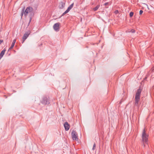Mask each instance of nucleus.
Wrapping results in <instances>:
<instances>
[{"label": "nucleus", "instance_id": "nucleus-1", "mask_svg": "<svg viewBox=\"0 0 154 154\" xmlns=\"http://www.w3.org/2000/svg\"><path fill=\"white\" fill-rule=\"evenodd\" d=\"M141 91L142 90L141 89L139 88L137 90L135 98V100L134 102V105L137 106H138V103L140 100Z\"/></svg>", "mask_w": 154, "mask_h": 154}, {"label": "nucleus", "instance_id": "nucleus-2", "mask_svg": "<svg viewBox=\"0 0 154 154\" xmlns=\"http://www.w3.org/2000/svg\"><path fill=\"white\" fill-rule=\"evenodd\" d=\"M142 137L143 143H145L147 144L148 141V135L146 133L144 129L143 131Z\"/></svg>", "mask_w": 154, "mask_h": 154}, {"label": "nucleus", "instance_id": "nucleus-3", "mask_svg": "<svg viewBox=\"0 0 154 154\" xmlns=\"http://www.w3.org/2000/svg\"><path fill=\"white\" fill-rule=\"evenodd\" d=\"M28 13H30L31 16L34 15L33 8L31 7H27L24 11V15L26 16Z\"/></svg>", "mask_w": 154, "mask_h": 154}, {"label": "nucleus", "instance_id": "nucleus-4", "mask_svg": "<svg viewBox=\"0 0 154 154\" xmlns=\"http://www.w3.org/2000/svg\"><path fill=\"white\" fill-rule=\"evenodd\" d=\"M72 137L73 140H78L77 134L76 131L73 130L72 132Z\"/></svg>", "mask_w": 154, "mask_h": 154}, {"label": "nucleus", "instance_id": "nucleus-5", "mask_svg": "<svg viewBox=\"0 0 154 154\" xmlns=\"http://www.w3.org/2000/svg\"><path fill=\"white\" fill-rule=\"evenodd\" d=\"M60 23H57L54 24L53 26V28L54 30L56 31H59L60 29Z\"/></svg>", "mask_w": 154, "mask_h": 154}, {"label": "nucleus", "instance_id": "nucleus-6", "mask_svg": "<svg viewBox=\"0 0 154 154\" xmlns=\"http://www.w3.org/2000/svg\"><path fill=\"white\" fill-rule=\"evenodd\" d=\"M42 103L45 105H48L50 102L49 99L47 97H45L43 99Z\"/></svg>", "mask_w": 154, "mask_h": 154}, {"label": "nucleus", "instance_id": "nucleus-7", "mask_svg": "<svg viewBox=\"0 0 154 154\" xmlns=\"http://www.w3.org/2000/svg\"><path fill=\"white\" fill-rule=\"evenodd\" d=\"M30 33V31L29 30L27 31L25 33L22 38L23 39V43L29 36Z\"/></svg>", "mask_w": 154, "mask_h": 154}, {"label": "nucleus", "instance_id": "nucleus-8", "mask_svg": "<svg viewBox=\"0 0 154 154\" xmlns=\"http://www.w3.org/2000/svg\"><path fill=\"white\" fill-rule=\"evenodd\" d=\"M64 126L66 131H67L69 129V125L67 122H66L64 124Z\"/></svg>", "mask_w": 154, "mask_h": 154}, {"label": "nucleus", "instance_id": "nucleus-9", "mask_svg": "<svg viewBox=\"0 0 154 154\" xmlns=\"http://www.w3.org/2000/svg\"><path fill=\"white\" fill-rule=\"evenodd\" d=\"M65 3L63 2H61L59 4V7L60 9H63L65 7Z\"/></svg>", "mask_w": 154, "mask_h": 154}, {"label": "nucleus", "instance_id": "nucleus-10", "mask_svg": "<svg viewBox=\"0 0 154 154\" xmlns=\"http://www.w3.org/2000/svg\"><path fill=\"white\" fill-rule=\"evenodd\" d=\"M6 50L5 49H4L1 52L0 54V60L3 57L5 53V52Z\"/></svg>", "mask_w": 154, "mask_h": 154}, {"label": "nucleus", "instance_id": "nucleus-11", "mask_svg": "<svg viewBox=\"0 0 154 154\" xmlns=\"http://www.w3.org/2000/svg\"><path fill=\"white\" fill-rule=\"evenodd\" d=\"M15 42H16V40L14 39L12 42V43L10 47L9 48V50H8V51H9V50H11L13 48L14 46V45Z\"/></svg>", "mask_w": 154, "mask_h": 154}, {"label": "nucleus", "instance_id": "nucleus-12", "mask_svg": "<svg viewBox=\"0 0 154 154\" xmlns=\"http://www.w3.org/2000/svg\"><path fill=\"white\" fill-rule=\"evenodd\" d=\"M74 3L70 5H69L68 8L66 10L68 12L72 8L73 6Z\"/></svg>", "mask_w": 154, "mask_h": 154}, {"label": "nucleus", "instance_id": "nucleus-13", "mask_svg": "<svg viewBox=\"0 0 154 154\" xmlns=\"http://www.w3.org/2000/svg\"><path fill=\"white\" fill-rule=\"evenodd\" d=\"M100 5H97L95 8H94L93 9V10L94 11H97L98 9L100 7Z\"/></svg>", "mask_w": 154, "mask_h": 154}, {"label": "nucleus", "instance_id": "nucleus-14", "mask_svg": "<svg viewBox=\"0 0 154 154\" xmlns=\"http://www.w3.org/2000/svg\"><path fill=\"white\" fill-rule=\"evenodd\" d=\"M24 8H23L22 10V11L21 14V17L23 15L24 12Z\"/></svg>", "mask_w": 154, "mask_h": 154}, {"label": "nucleus", "instance_id": "nucleus-15", "mask_svg": "<svg viewBox=\"0 0 154 154\" xmlns=\"http://www.w3.org/2000/svg\"><path fill=\"white\" fill-rule=\"evenodd\" d=\"M68 12H69L67 10H66L62 14L60 17L63 16L65 14L68 13Z\"/></svg>", "mask_w": 154, "mask_h": 154}, {"label": "nucleus", "instance_id": "nucleus-16", "mask_svg": "<svg viewBox=\"0 0 154 154\" xmlns=\"http://www.w3.org/2000/svg\"><path fill=\"white\" fill-rule=\"evenodd\" d=\"M109 3L108 2H106L104 4V5L106 8H108V6L109 5Z\"/></svg>", "mask_w": 154, "mask_h": 154}, {"label": "nucleus", "instance_id": "nucleus-17", "mask_svg": "<svg viewBox=\"0 0 154 154\" xmlns=\"http://www.w3.org/2000/svg\"><path fill=\"white\" fill-rule=\"evenodd\" d=\"M133 14H134V13L133 12H130L129 14L130 16V17H132V16H133Z\"/></svg>", "mask_w": 154, "mask_h": 154}, {"label": "nucleus", "instance_id": "nucleus-18", "mask_svg": "<svg viewBox=\"0 0 154 154\" xmlns=\"http://www.w3.org/2000/svg\"><path fill=\"white\" fill-rule=\"evenodd\" d=\"M96 147V144H95V143H94V145H93V148H92V150H94V149H95V148Z\"/></svg>", "mask_w": 154, "mask_h": 154}, {"label": "nucleus", "instance_id": "nucleus-19", "mask_svg": "<svg viewBox=\"0 0 154 154\" xmlns=\"http://www.w3.org/2000/svg\"><path fill=\"white\" fill-rule=\"evenodd\" d=\"M130 32L132 33H134L135 32V30L134 29H132L130 31Z\"/></svg>", "mask_w": 154, "mask_h": 154}, {"label": "nucleus", "instance_id": "nucleus-20", "mask_svg": "<svg viewBox=\"0 0 154 154\" xmlns=\"http://www.w3.org/2000/svg\"><path fill=\"white\" fill-rule=\"evenodd\" d=\"M32 17H30V19H29V23H28V25L29 26L32 20Z\"/></svg>", "mask_w": 154, "mask_h": 154}, {"label": "nucleus", "instance_id": "nucleus-21", "mask_svg": "<svg viewBox=\"0 0 154 154\" xmlns=\"http://www.w3.org/2000/svg\"><path fill=\"white\" fill-rule=\"evenodd\" d=\"M143 13V11L141 10L140 11V12H139V14L140 15H141Z\"/></svg>", "mask_w": 154, "mask_h": 154}, {"label": "nucleus", "instance_id": "nucleus-22", "mask_svg": "<svg viewBox=\"0 0 154 154\" xmlns=\"http://www.w3.org/2000/svg\"><path fill=\"white\" fill-rule=\"evenodd\" d=\"M3 41L2 40L0 39V44H1L3 42Z\"/></svg>", "mask_w": 154, "mask_h": 154}, {"label": "nucleus", "instance_id": "nucleus-23", "mask_svg": "<svg viewBox=\"0 0 154 154\" xmlns=\"http://www.w3.org/2000/svg\"><path fill=\"white\" fill-rule=\"evenodd\" d=\"M153 69H154V67H153ZM154 70V69H153L152 70V71H153V70Z\"/></svg>", "mask_w": 154, "mask_h": 154}, {"label": "nucleus", "instance_id": "nucleus-24", "mask_svg": "<svg viewBox=\"0 0 154 154\" xmlns=\"http://www.w3.org/2000/svg\"><path fill=\"white\" fill-rule=\"evenodd\" d=\"M146 78H147V77H146L145 78V79H146Z\"/></svg>", "mask_w": 154, "mask_h": 154}, {"label": "nucleus", "instance_id": "nucleus-25", "mask_svg": "<svg viewBox=\"0 0 154 154\" xmlns=\"http://www.w3.org/2000/svg\"><path fill=\"white\" fill-rule=\"evenodd\" d=\"M116 11L117 12H118V11Z\"/></svg>", "mask_w": 154, "mask_h": 154}]
</instances>
